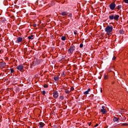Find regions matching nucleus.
I'll return each mask as SVG.
<instances>
[{"instance_id":"bb28decb","label":"nucleus","mask_w":128,"mask_h":128,"mask_svg":"<svg viewBox=\"0 0 128 128\" xmlns=\"http://www.w3.org/2000/svg\"><path fill=\"white\" fill-rule=\"evenodd\" d=\"M2 66L3 68H4L5 66H6V63H4V64H2Z\"/></svg>"},{"instance_id":"20e7f679","label":"nucleus","mask_w":128,"mask_h":128,"mask_svg":"<svg viewBox=\"0 0 128 128\" xmlns=\"http://www.w3.org/2000/svg\"><path fill=\"white\" fill-rule=\"evenodd\" d=\"M116 2H114L111 3L109 5V8L111 10H114V8H116Z\"/></svg>"},{"instance_id":"423d86ee","label":"nucleus","mask_w":128,"mask_h":128,"mask_svg":"<svg viewBox=\"0 0 128 128\" xmlns=\"http://www.w3.org/2000/svg\"><path fill=\"white\" fill-rule=\"evenodd\" d=\"M16 68L18 70H20V72H22V70H24V66H22V64L19 65L16 67Z\"/></svg>"},{"instance_id":"a878e982","label":"nucleus","mask_w":128,"mask_h":128,"mask_svg":"<svg viewBox=\"0 0 128 128\" xmlns=\"http://www.w3.org/2000/svg\"><path fill=\"white\" fill-rule=\"evenodd\" d=\"M78 34V30H75L74 31V34Z\"/></svg>"},{"instance_id":"473e14b6","label":"nucleus","mask_w":128,"mask_h":128,"mask_svg":"<svg viewBox=\"0 0 128 128\" xmlns=\"http://www.w3.org/2000/svg\"><path fill=\"white\" fill-rule=\"evenodd\" d=\"M98 126V124H96V125H95V128H96V126Z\"/></svg>"},{"instance_id":"b1692460","label":"nucleus","mask_w":128,"mask_h":128,"mask_svg":"<svg viewBox=\"0 0 128 128\" xmlns=\"http://www.w3.org/2000/svg\"><path fill=\"white\" fill-rule=\"evenodd\" d=\"M72 90H74V87H72L70 88V91L71 92H72Z\"/></svg>"},{"instance_id":"7c9ffc66","label":"nucleus","mask_w":128,"mask_h":128,"mask_svg":"<svg viewBox=\"0 0 128 128\" xmlns=\"http://www.w3.org/2000/svg\"><path fill=\"white\" fill-rule=\"evenodd\" d=\"M68 16H69V18H72V14H69Z\"/></svg>"},{"instance_id":"393cba45","label":"nucleus","mask_w":128,"mask_h":128,"mask_svg":"<svg viewBox=\"0 0 128 128\" xmlns=\"http://www.w3.org/2000/svg\"><path fill=\"white\" fill-rule=\"evenodd\" d=\"M42 94H43V96H44V94H46V91L43 90V91L42 92Z\"/></svg>"},{"instance_id":"6e6552de","label":"nucleus","mask_w":128,"mask_h":128,"mask_svg":"<svg viewBox=\"0 0 128 128\" xmlns=\"http://www.w3.org/2000/svg\"><path fill=\"white\" fill-rule=\"evenodd\" d=\"M105 106H102V109L100 110V112L103 114H104L106 112V110L104 109Z\"/></svg>"},{"instance_id":"f8f14e48","label":"nucleus","mask_w":128,"mask_h":128,"mask_svg":"<svg viewBox=\"0 0 128 128\" xmlns=\"http://www.w3.org/2000/svg\"><path fill=\"white\" fill-rule=\"evenodd\" d=\"M120 118H116V117H114L113 118L114 122H118Z\"/></svg>"},{"instance_id":"1a4fd4ad","label":"nucleus","mask_w":128,"mask_h":128,"mask_svg":"<svg viewBox=\"0 0 128 128\" xmlns=\"http://www.w3.org/2000/svg\"><path fill=\"white\" fill-rule=\"evenodd\" d=\"M45 124L44 123L42 122H40L39 123V127L40 128H42L44 126Z\"/></svg>"},{"instance_id":"39448f33","label":"nucleus","mask_w":128,"mask_h":128,"mask_svg":"<svg viewBox=\"0 0 128 128\" xmlns=\"http://www.w3.org/2000/svg\"><path fill=\"white\" fill-rule=\"evenodd\" d=\"M53 96L54 98H58V91H54L53 92Z\"/></svg>"},{"instance_id":"a211bd4d","label":"nucleus","mask_w":128,"mask_h":128,"mask_svg":"<svg viewBox=\"0 0 128 128\" xmlns=\"http://www.w3.org/2000/svg\"><path fill=\"white\" fill-rule=\"evenodd\" d=\"M64 96H60V100H64Z\"/></svg>"},{"instance_id":"9b49d317","label":"nucleus","mask_w":128,"mask_h":128,"mask_svg":"<svg viewBox=\"0 0 128 128\" xmlns=\"http://www.w3.org/2000/svg\"><path fill=\"white\" fill-rule=\"evenodd\" d=\"M61 14L63 16H68V13L66 12H62Z\"/></svg>"},{"instance_id":"e433bc0d","label":"nucleus","mask_w":128,"mask_h":128,"mask_svg":"<svg viewBox=\"0 0 128 128\" xmlns=\"http://www.w3.org/2000/svg\"><path fill=\"white\" fill-rule=\"evenodd\" d=\"M116 126H114V128H116Z\"/></svg>"},{"instance_id":"f257e3e1","label":"nucleus","mask_w":128,"mask_h":128,"mask_svg":"<svg viewBox=\"0 0 128 128\" xmlns=\"http://www.w3.org/2000/svg\"><path fill=\"white\" fill-rule=\"evenodd\" d=\"M112 30H114V28L112 26H108L105 28V32H106V34L108 36H110L112 34Z\"/></svg>"},{"instance_id":"c756f323","label":"nucleus","mask_w":128,"mask_h":128,"mask_svg":"<svg viewBox=\"0 0 128 128\" xmlns=\"http://www.w3.org/2000/svg\"><path fill=\"white\" fill-rule=\"evenodd\" d=\"M116 56H114L112 58L113 60H116Z\"/></svg>"},{"instance_id":"72a5a7b5","label":"nucleus","mask_w":128,"mask_h":128,"mask_svg":"<svg viewBox=\"0 0 128 128\" xmlns=\"http://www.w3.org/2000/svg\"><path fill=\"white\" fill-rule=\"evenodd\" d=\"M100 92H102V88H100Z\"/></svg>"},{"instance_id":"aec40b11","label":"nucleus","mask_w":128,"mask_h":128,"mask_svg":"<svg viewBox=\"0 0 128 128\" xmlns=\"http://www.w3.org/2000/svg\"><path fill=\"white\" fill-rule=\"evenodd\" d=\"M65 92H66V94H70V90H68V89H66L65 90Z\"/></svg>"},{"instance_id":"c85d7f7f","label":"nucleus","mask_w":128,"mask_h":128,"mask_svg":"<svg viewBox=\"0 0 128 128\" xmlns=\"http://www.w3.org/2000/svg\"><path fill=\"white\" fill-rule=\"evenodd\" d=\"M125 4H128V0H124Z\"/></svg>"},{"instance_id":"f704fd0d","label":"nucleus","mask_w":128,"mask_h":128,"mask_svg":"<svg viewBox=\"0 0 128 128\" xmlns=\"http://www.w3.org/2000/svg\"><path fill=\"white\" fill-rule=\"evenodd\" d=\"M0 54H2V50H0Z\"/></svg>"},{"instance_id":"6ab92c4d","label":"nucleus","mask_w":128,"mask_h":128,"mask_svg":"<svg viewBox=\"0 0 128 128\" xmlns=\"http://www.w3.org/2000/svg\"><path fill=\"white\" fill-rule=\"evenodd\" d=\"M104 80H108V74H105L104 76Z\"/></svg>"},{"instance_id":"f03ea898","label":"nucleus","mask_w":128,"mask_h":128,"mask_svg":"<svg viewBox=\"0 0 128 128\" xmlns=\"http://www.w3.org/2000/svg\"><path fill=\"white\" fill-rule=\"evenodd\" d=\"M120 18V16L118 15H110L109 16V18L110 20H118V18Z\"/></svg>"},{"instance_id":"2eb2a0df","label":"nucleus","mask_w":128,"mask_h":128,"mask_svg":"<svg viewBox=\"0 0 128 128\" xmlns=\"http://www.w3.org/2000/svg\"><path fill=\"white\" fill-rule=\"evenodd\" d=\"M122 126H128V124L126 123H123L122 124Z\"/></svg>"},{"instance_id":"4468645a","label":"nucleus","mask_w":128,"mask_h":128,"mask_svg":"<svg viewBox=\"0 0 128 128\" xmlns=\"http://www.w3.org/2000/svg\"><path fill=\"white\" fill-rule=\"evenodd\" d=\"M120 34H124V30H120L119 31Z\"/></svg>"},{"instance_id":"2f4dec72","label":"nucleus","mask_w":128,"mask_h":128,"mask_svg":"<svg viewBox=\"0 0 128 128\" xmlns=\"http://www.w3.org/2000/svg\"><path fill=\"white\" fill-rule=\"evenodd\" d=\"M33 26L34 28H36V24H34Z\"/></svg>"},{"instance_id":"c9c22d12","label":"nucleus","mask_w":128,"mask_h":128,"mask_svg":"<svg viewBox=\"0 0 128 128\" xmlns=\"http://www.w3.org/2000/svg\"><path fill=\"white\" fill-rule=\"evenodd\" d=\"M122 120H124V119H122Z\"/></svg>"},{"instance_id":"ddd939ff","label":"nucleus","mask_w":128,"mask_h":128,"mask_svg":"<svg viewBox=\"0 0 128 128\" xmlns=\"http://www.w3.org/2000/svg\"><path fill=\"white\" fill-rule=\"evenodd\" d=\"M28 40H34V35H30V36H28Z\"/></svg>"},{"instance_id":"7ed1b4c3","label":"nucleus","mask_w":128,"mask_h":128,"mask_svg":"<svg viewBox=\"0 0 128 128\" xmlns=\"http://www.w3.org/2000/svg\"><path fill=\"white\" fill-rule=\"evenodd\" d=\"M74 50H76V46H74L72 45L70 46V48L68 50V54H74Z\"/></svg>"},{"instance_id":"dca6fc26","label":"nucleus","mask_w":128,"mask_h":128,"mask_svg":"<svg viewBox=\"0 0 128 128\" xmlns=\"http://www.w3.org/2000/svg\"><path fill=\"white\" fill-rule=\"evenodd\" d=\"M54 80L56 81V80H58L59 78H58V76H54Z\"/></svg>"},{"instance_id":"5701e85b","label":"nucleus","mask_w":128,"mask_h":128,"mask_svg":"<svg viewBox=\"0 0 128 128\" xmlns=\"http://www.w3.org/2000/svg\"><path fill=\"white\" fill-rule=\"evenodd\" d=\"M84 46V44H80V48H82Z\"/></svg>"},{"instance_id":"cd10ccee","label":"nucleus","mask_w":128,"mask_h":128,"mask_svg":"<svg viewBox=\"0 0 128 128\" xmlns=\"http://www.w3.org/2000/svg\"><path fill=\"white\" fill-rule=\"evenodd\" d=\"M14 72V69H11V70H10V72H11V74H12V72Z\"/></svg>"},{"instance_id":"4be33fe9","label":"nucleus","mask_w":128,"mask_h":128,"mask_svg":"<svg viewBox=\"0 0 128 128\" xmlns=\"http://www.w3.org/2000/svg\"><path fill=\"white\" fill-rule=\"evenodd\" d=\"M120 8H122V5H119V6L117 7V10H120Z\"/></svg>"},{"instance_id":"9d476101","label":"nucleus","mask_w":128,"mask_h":128,"mask_svg":"<svg viewBox=\"0 0 128 128\" xmlns=\"http://www.w3.org/2000/svg\"><path fill=\"white\" fill-rule=\"evenodd\" d=\"M90 92V88H88L87 90L84 92V94H88V92Z\"/></svg>"},{"instance_id":"0eeeda50","label":"nucleus","mask_w":128,"mask_h":128,"mask_svg":"<svg viewBox=\"0 0 128 128\" xmlns=\"http://www.w3.org/2000/svg\"><path fill=\"white\" fill-rule=\"evenodd\" d=\"M22 42V37L17 38V40H16V44H19V42Z\"/></svg>"},{"instance_id":"f3484780","label":"nucleus","mask_w":128,"mask_h":128,"mask_svg":"<svg viewBox=\"0 0 128 128\" xmlns=\"http://www.w3.org/2000/svg\"><path fill=\"white\" fill-rule=\"evenodd\" d=\"M61 40H66V36H62L61 38Z\"/></svg>"},{"instance_id":"412c9836","label":"nucleus","mask_w":128,"mask_h":128,"mask_svg":"<svg viewBox=\"0 0 128 128\" xmlns=\"http://www.w3.org/2000/svg\"><path fill=\"white\" fill-rule=\"evenodd\" d=\"M44 88H48V86L46 84H44Z\"/></svg>"}]
</instances>
